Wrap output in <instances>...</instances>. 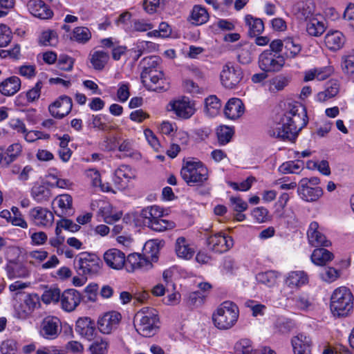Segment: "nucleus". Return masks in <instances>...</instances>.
Here are the masks:
<instances>
[{
    "label": "nucleus",
    "instance_id": "nucleus-1",
    "mask_svg": "<svg viewBox=\"0 0 354 354\" xmlns=\"http://www.w3.org/2000/svg\"><path fill=\"white\" fill-rule=\"evenodd\" d=\"M306 107L299 102L290 103L280 121L271 127L269 134L274 138L291 139L307 124Z\"/></svg>",
    "mask_w": 354,
    "mask_h": 354
},
{
    "label": "nucleus",
    "instance_id": "nucleus-2",
    "mask_svg": "<svg viewBox=\"0 0 354 354\" xmlns=\"http://www.w3.org/2000/svg\"><path fill=\"white\" fill-rule=\"evenodd\" d=\"M165 209L158 205L148 206L140 212L143 224L156 232H164L176 227L173 221L162 219L165 215Z\"/></svg>",
    "mask_w": 354,
    "mask_h": 354
},
{
    "label": "nucleus",
    "instance_id": "nucleus-3",
    "mask_svg": "<svg viewBox=\"0 0 354 354\" xmlns=\"http://www.w3.org/2000/svg\"><path fill=\"white\" fill-rule=\"evenodd\" d=\"M159 318L156 309L143 308L134 318V326L137 332L144 337L154 335L158 329Z\"/></svg>",
    "mask_w": 354,
    "mask_h": 354
},
{
    "label": "nucleus",
    "instance_id": "nucleus-4",
    "mask_svg": "<svg viewBox=\"0 0 354 354\" xmlns=\"http://www.w3.org/2000/svg\"><path fill=\"white\" fill-rule=\"evenodd\" d=\"M239 316L238 306L233 302L226 301L216 308L212 315L214 326L220 330L232 328L237 322Z\"/></svg>",
    "mask_w": 354,
    "mask_h": 354
},
{
    "label": "nucleus",
    "instance_id": "nucleus-5",
    "mask_svg": "<svg viewBox=\"0 0 354 354\" xmlns=\"http://www.w3.org/2000/svg\"><path fill=\"white\" fill-rule=\"evenodd\" d=\"M158 248L153 241H149L145 246V256L134 253L129 254L126 258L125 268L128 272H133L140 269L142 270H148L153 266L152 263L149 261V258L153 261L158 259Z\"/></svg>",
    "mask_w": 354,
    "mask_h": 354
},
{
    "label": "nucleus",
    "instance_id": "nucleus-6",
    "mask_svg": "<svg viewBox=\"0 0 354 354\" xmlns=\"http://www.w3.org/2000/svg\"><path fill=\"white\" fill-rule=\"evenodd\" d=\"M330 308L335 316H348L353 308V296L351 290L344 286L336 288L330 297Z\"/></svg>",
    "mask_w": 354,
    "mask_h": 354
},
{
    "label": "nucleus",
    "instance_id": "nucleus-7",
    "mask_svg": "<svg viewBox=\"0 0 354 354\" xmlns=\"http://www.w3.org/2000/svg\"><path fill=\"white\" fill-rule=\"evenodd\" d=\"M180 174L188 185L203 183L209 178L208 169L202 162L196 159L187 160L183 166Z\"/></svg>",
    "mask_w": 354,
    "mask_h": 354
},
{
    "label": "nucleus",
    "instance_id": "nucleus-8",
    "mask_svg": "<svg viewBox=\"0 0 354 354\" xmlns=\"http://www.w3.org/2000/svg\"><path fill=\"white\" fill-rule=\"evenodd\" d=\"M320 180L317 177L302 178L299 183L298 195L306 202L317 201L324 194L322 188L318 186Z\"/></svg>",
    "mask_w": 354,
    "mask_h": 354
},
{
    "label": "nucleus",
    "instance_id": "nucleus-9",
    "mask_svg": "<svg viewBox=\"0 0 354 354\" xmlns=\"http://www.w3.org/2000/svg\"><path fill=\"white\" fill-rule=\"evenodd\" d=\"M100 264V259L92 253L82 252L75 259L78 273L86 277L98 273L101 268Z\"/></svg>",
    "mask_w": 354,
    "mask_h": 354
},
{
    "label": "nucleus",
    "instance_id": "nucleus-10",
    "mask_svg": "<svg viewBox=\"0 0 354 354\" xmlns=\"http://www.w3.org/2000/svg\"><path fill=\"white\" fill-rule=\"evenodd\" d=\"M259 68L267 73L280 71L285 65L286 59L281 53L263 51L259 56Z\"/></svg>",
    "mask_w": 354,
    "mask_h": 354
},
{
    "label": "nucleus",
    "instance_id": "nucleus-11",
    "mask_svg": "<svg viewBox=\"0 0 354 354\" xmlns=\"http://www.w3.org/2000/svg\"><path fill=\"white\" fill-rule=\"evenodd\" d=\"M243 78L242 69L231 62L223 65L220 73V80L222 85L228 89L237 87Z\"/></svg>",
    "mask_w": 354,
    "mask_h": 354
},
{
    "label": "nucleus",
    "instance_id": "nucleus-12",
    "mask_svg": "<svg viewBox=\"0 0 354 354\" xmlns=\"http://www.w3.org/2000/svg\"><path fill=\"white\" fill-rule=\"evenodd\" d=\"M167 109L183 120L190 118L196 111L195 102L187 97L171 100L167 106Z\"/></svg>",
    "mask_w": 354,
    "mask_h": 354
},
{
    "label": "nucleus",
    "instance_id": "nucleus-13",
    "mask_svg": "<svg viewBox=\"0 0 354 354\" xmlns=\"http://www.w3.org/2000/svg\"><path fill=\"white\" fill-rule=\"evenodd\" d=\"M140 77L142 82L148 90L160 92L168 88L167 82L164 79L161 69L142 71Z\"/></svg>",
    "mask_w": 354,
    "mask_h": 354
},
{
    "label": "nucleus",
    "instance_id": "nucleus-14",
    "mask_svg": "<svg viewBox=\"0 0 354 354\" xmlns=\"http://www.w3.org/2000/svg\"><path fill=\"white\" fill-rule=\"evenodd\" d=\"M121 319L122 315L118 311L106 312L99 317L97 328L101 333L109 335L118 328Z\"/></svg>",
    "mask_w": 354,
    "mask_h": 354
},
{
    "label": "nucleus",
    "instance_id": "nucleus-15",
    "mask_svg": "<svg viewBox=\"0 0 354 354\" xmlns=\"http://www.w3.org/2000/svg\"><path fill=\"white\" fill-rule=\"evenodd\" d=\"M39 304V298L37 295H27L22 302L14 306V317L21 320L28 319Z\"/></svg>",
    "mask_w": 354,
    "mask_h": 354
},
{
    "label": "nucleus",
    "instance_id": "nucleus-16",
    "mask_svg": "<svg viewBox=\"0 0 354 354\" xmlns=\"http://www.w3.org/2000/svg\"><path fill=\"white\" fill-rule=\"evenodd\" d=\"M61 331L62 324L57 317L48 316L40 324L39 334L46 339H56Z\"/></svg>",
    "mask_w": 354,
    "mask_h": 354
},
{
    "label": "nucleus",
    "instance_id": "nucleus-17",
    "mask_svg": "<svg viewBox=\"0 0 354 354\" xmlns=\"http://www.w3.org/2000/svg\"><path fill=\"white\" fill-rule=\"evenodd\" d=\"M174 249L177 258L183 261L192 260L196 251L193 242L184 236L176 239Z\"/></svg>",
    "mask_w": 354,
    "mask_h": 354
},
{
    "label": "nucleus",
    "instance_id": "nucleus-18",
    "mask_svg": "<svg viewBox=\"0 0 354 354\" xmlns=\"http://www.w3.org/2000/svg\"><path fill=\"white\" fill-rule=\"evenodd\" d=\"M72 107V99L68 96L62 95L48 106V111L53 118L62 119L70 113Z\"/></svg>",
    "mask_w": 354,
    "mask_h": 354
},
{
    "label": "nucleus",
    "instance_id": "nucleus-19",
    "mask_svg": "<svg viewBox=\"0 0 354 354\" xmlns=\"http://www.w3.org/2000/svg\"><path fill=\"white\" fill-rule=\"evenodd\" d=\"M307 237L309 244L313 247H329L331 242L322 232L319 223L312 221L307 231Z\"/></svg>",
    "mask_w": 354,
    "mask_h": 354
},
{
    "label": "nucleus",
    "instance_id": "nucleus-20",
    "mask_svg": "<svg viewBox=\"0 0 354 354\" xmlns=\"http://www.w3.org/2000/svg\"><path fill=\"white\" fill-rule=\"evenodd\" d=\"M309 282L308 274L304 270H292L284 277V286L292 291H297Z\"/></svg>",
    "mask_w": 354,
    "mask_h": 354
},
{
    "label": "nucleus",
    "instance_id": "nucleus-21",
    "mask_svg": "<svg viewBox=\"0 0 354 354\" xmlns=\"http://www.w3.org/2000/svg\"><path fill=\"white\" fill-rule=\"evenodd\" d=\"M29 218L35 225L39 227L50 226L54 221L53 214L42 207L32 208L29 212Z\"/></svg>",
    "mask_w": 354,
    "mask_h": 354
},
{
    "label": "nucleus",
    "instance_id": "nucleus-22",
    "mask_svg": "<svg viewBox=\"0 0 354 354\" xmlns=\"http://www.w3.org/2000/svg\"><path fill=\"white\" fill-rule=\"evenodd\" d=\"M346 41V36L338 30L330 29L328 30L324 37L325 46L328 50L333 53L342 49Z\"/></svg>",
    "mask_w": 354,
    "mask_h": 354
},
{
    "label": "nucleus",
    "instance_id": "nucleus-23",
    "mask_svg": "<svg viewBox=\"0 0 354 354\" xmlns=\"http://www.w3.org/2000/svg\"><path fill=\"white\" fill-rule=\"evenodd\" d=\"M135 178V171L130 167L122 165L115 170L113 181L118 189H124L128 187L131 180Z\"/></svg>",
    "mask_w": 354,
    "mask_h": 354
},
{
    "label": "nucleus",
    "instance_id": "nucleus-24",
    "mask_svg": "<svg viewBox=\"0 0 354 354\" xmlns=\"http://www.w3.org/2000/svg\"><path fill=\"white\" fill-rule=\"evenodd\" d=\"M209 248L216 252L222 253L232 248L234 241L232 237L218 233L210 236L207 239Z\"/></svg>",
    "mask_w": 354,
    "mask_h": 354
},
{
    "label": "nucleus",
    "instance_id": "nucleus-25",
    "mask_svg": "<svg viewBox=\"0 0 354 354\" xmlns=\"http://www.w3.org/2000/svg\"><path fill=\"white\" fill-rule=\"evenodd\" d=\"M106 265L113 270H122L125 265V254L117 248H111L106 250L103 255Z\"/></svg>",
    "mask_w": 354,
    "mask_h": 354
},
{
    "label": "nucleus",
    "instance_id": "nucleus-26",
    "mask_svg": "<svg viewBox=\"0 0 354 354\" xmlns=\"http://www.w3.org/2000/svg\"><path fill=\"white\" fill-rule=\"evenodd\" d=\"M81 301L80 293L74 289L64 291L60 297L62 308L66 312L73 311Z\"/></svg>",
    "mask_w": 354,
    "mask_h": 354
},
{
    "label": "nucleus",
    "instance_id": "nucleus-27",
    "mask_svg": "<svg viewBox=\"0 0 354 354\" xmlns=\"http://www.w3.org/2000/svg\"><path fill=\"white\" fill-rule=\"evenodd\" d=\"M235 354H277L268 346H263L259 350L253 348L252 342L248 339H242L234 346Z\"/></svg>",
    "mask_w": 354,
    "mask_h": 354
},
{
    "label": "nucleus",
    "instance_id": "nucleus-28",
    "mask_svg": "<svg viewBox=\"0 0 354 354\" xmlns=\"http://www.w3.org/2000/svg\"><path fill=\"white\" fill-rule=\"evenodd\" d=\"M27 8L32 16L39 19H46L53 16V12L42 0H29Z\"/></svg>",
    "mask_w": 354,
    "mask_h": 354
},
{
    "label": "nucleus",
    "instance_id": "nucleus-29",
    "mask_svg": "<svg viewBox=\"0 0 354 354\" xmlns=\"http://www.w3.org/2000/svg\"><path fill=\"white\" fill-rule=\"evenodd\" d=\"M245 113V106L239 98L230 99L224 108V114L230 120H235L240 118Z\"/></svg>",
    "mask_w": 354,
    "mask_h": 354
},
{
    "label": "nucleus",
    "instance_id": "nucleus-30",
    "mask_svg": "<svg viewBox=\"0 0 354 354\" xmlns=\"http://www.w3.org/2000/svg\"><path fill=\"white\" fill-rule=\"evenodd\" d=\"M295 354H311L312 341L309 336L299 333L291 339Z\"/></svg>",
    "mask_w": 354,
    "mask_h": 354
},
{
    "label": "nucleus",
    "instance_id": "nucleus-31",
    "mask_svg": "<svg viewBox=\"0 0 354 354\" xmlns=\"http://www.w3.org/2000/svg\"><path fill=\"white\" fill-rule=\"evenodd\" d=\"M5 270L7 277L10 280L26 278L30 274V271L25 265L15 261H8L5 266Z\"/></svg>",
    "mask_w": 354,
    "mask_h": 354
},
{
    "label": "nucleus",
    "instance_id": "nucleus-32",
    "mask_svg": "<svg viewBox=\"0 0 354 354\" xmlns=\"http://www.w3.org/2000/svg\"><path fill=\"white\" fill-rule=\"evenodd\" d=\"M333 73V69L331 66L313 68L304 72V81H323L328 78Z\"/></svg>",
    "mask_w": 354,
    "mask_h": 354
},
{
    "label": "nucleus",
    "instance_id": "nucleus-33",
    "mask_svg": "<svg viewBox=\"0 0 354 354\" xmlns=\"http://www.w3.org/2000/svg\"><path fill=\"white\" fill-rule=\"evenodd\" d=\"M84 174L93 187H100L102 191L106 192L112 191V187L109 183H102L101 174L95 168L86 169Z\"/></svg>",
    "mask_w": 354,
    "mask_h": 354
},
{
    "label": "nucleus",
    "instance_id": "nucleus-34",
    "mask_svg": "<svg viewBox=\"0 0 354 354\" xmlns=\"http://www.w3.org/2000/svg\"><path fill=\"white\" fill-rule=\"evenodd\" d=\"M21 80L17 76L8 77L0 83V93L6 96H11L21 88Z\"/></svg>",
    "mask_w": 354,
    "mask_h": 354
},
{
    "label": "nucleus",
    "instance_id": "nucleus-35",
    "mask_svg": "<svg viewBox=\"0 0 354 354\" xmlns=\"http://www.w3.org/2000/svg\"><path fill=\"white\" fill-rule=\"evenodd\" d=\"M281 274L275 270H268L259 272L256 277L258 283L266 286L268 288H273L278 285Z\"/></svg>",
    "mask_w": 354,
    "mask_h": 354
},
{
    "label": "nucleus",
    "instance_id": "nucleus-36",
    "mask_svg": "<svg viewBox=\"0 0 354 354\" xmlns=\"http://www.w3.org/2000/svg\"><path fill=\"white\" fill-rule=\"evenodd\" d=\"M109 60V54L102 50H94L89 54L91 66L96 71H102Z\"/></svg>",
    "mask_w": 354,
    "mask_h": 354
},
{
    "label": "nucleus",
    "instance_id": "nucleus-37",
    "mask_svg": "<svg viewBox=\"0 0 354 354\" xmlns=\"http://www.w3.org/2000/svg\"><path fill=\"white\" fill-rule=\"evenodd\" d=\"M339 91V84L336 80L329 81L324 91L319 92L316 95V100L324 102L335 97Z\"/></svg>",
    "mask_w": 354,
    "mask_h": 354
},
{
    "label": "nucleus",
    "instance_id": "nucleus-38",
    "mask_svg": "<svg viewBox=\"0 0 354 354\" xmlns=\"http://www.w3.org/2000/svg\"><path fill=\"white\" fill-rule=\"evenodd\" d=\"M333 259V254L324 248L315 249L310 257L312 263L319 266H325Z\"/></svg>",
    "mask_w": 354,
    "mask_h": 354
},
{
    "label": "nucleus",
    "instance_id": "nucleus-39",
    "mask_svg": "<svg viewBox=\"0 0 354 354\" xmlns=\"http://www.w3.org/2000/svg\"><path fill=\"white\" fill-rule=\"evenodd\" d=\"M99 212L103 217V221L108 224H112L120 220L122 215L121 212H113L112 205L106 202L102 203Z\"/></svg>",
    "mask_w": 354,
    "mask_h": 354
},
{
    "label": "nucleus",
    "instance_id": "nucleus-40",
    "mask_svg": "<svg viewBox=\"0 0 354 354\" xmlns=\"http://www.w3.org/2000/svg\"><path fill=\"white\" fill-rule=\"evenodd\" d=\"M209 19V14L205 8L196 5L193 7L189 20L196 26L205 24Z\"/></svg>",
    "mask_w": 354,
    "mask_h": 354
},
{
    "label": "nucleus",
    "instance_id": "nucleus-41",
    "mask_svg": "<svg viewBox=\"0 0 354 354\" xmlns=\"http://www.w3.org/2000/svg\"><path fill=\"white\" fill-rule=\"evenodd\" d=\"M94 329V323L89 317L80 318L76 322V331L86 337H92Z\"/></svg>",
    "mask_w": 354,
    "mask_h": 354
},
{
    "label": "nucleus",
    "instance_id": "nucleus-42",
    "mask_svg": "<svg viewBox=\"0 0 354 354\" xmlns=\"http://www.w3.org/2000/svg\"><path fill=\"white\" fill-rule=\"evenodd\" d=\"M221 108V101L216 95H209L205 99L204 112L207 116H216L220 113Z\"/></svg>",
    "mask_w": 354,
    "mask_h": 354
},
{
    "label": "nucleus",
    "instance_id": "nucleus-43",
    "mask_svg": "<svg viewBox=\"0 0 354 354\" xmlns=\"http://www.w3.org/2000/svg\"><path fill=\"white\" fill-rule=\"evenodd\" d=\"M245 22L249 28V35L251 37H256L262 33L264 30L263 21L259 18H254L250 15L245 17Z\"/></svg>",
    "mask_w": 354,
    "mask_h": 354
},
{
    "label": "nucleus",
    "instance_id": "nucleus-44",
    "mask_svg": "<svg viewBox=\"0 0 354 354\" xmlns=\"http://www.w3.org/2000/svg\"><path fill=\"white\" fill-rule=\"evenodd\" d=\"M326 27L323 20L317 17L310 19L306 26L307 32L314 37H319L325 31Z\"/></svg>",
    "mask_w": 354,
    "mask_h": 354
},
{
    "label": "nucleus",
    "instance_id": "nucleus-45",
    "mask_svg": "<svg viewBox=\"0 0 354 354\" xmlns=\"http://www.w3.org/2000/svg\"><path fill=\"white\" fill-rule=\"evenodd\" d=\"M292 10L296 17L301 20L308 19L313 14L312 6L309 3L304 1L295 3Z\"/></svg>",
    "mask_w": 354,
    "mask_h": 354
},
{
    "label": "nucleus",
    "instance_id": "nucleus-46",
    "mask_svg": "<svg viewBox=\"0 0 354 354\" xmlns=\"http://www.w3.org/2000/svg\"><path fill=\"white\" fill-rule=\"evenodd\" d=\"M31 196L36 202L43 203L50 198V191L44 185H35L31 189Z\"/></svg>",
    "mask_w": 354,
    "mask_h": 354
},
{
    "label": "nucleus",
    "instance_id": "nucleus-47",
    "mask_svg": "<svg viewBox=\"0 0 354 354\" xmlns=\"http://www.w3.org/2000/svg\"><path fill=\"white\" fill-rule=\"evenodd\" d=\"M290 80L288 77L280 75L269 80L268 83V91L271 93H276L282 91L286 87Z\"/></svg>",
    "mask_w": 354,
    "mask_h": 354
},
{
    "label": "nucleus",
    "instance_id": "nucleus-48",
    "mask_svg": "<svg viewBox=\"0 0 354 354\" xmlns=\"http://www.w3.org/2000/svg\"><path fill=\"white\" fill-rule=\"evenodd\" d=\"M91 37V32L86 27H76L70 35V39L78 43H86Z\"/></svg>",
    "mask_w": 354,
    "mask_h": 354
},
{
    "label": "nucleus",
    "instance_id": "nucleus-49",
    "mask_svg": "<svg viewBox=\"0 0 354 354\" xmlns=\"http://www.w3.org/2000/svg\"><path fill=\"white\" fill-rule=\"evenodd\" d=\"M341 68L346 75L354 74V51L351 50L341 57Z\"/></svg>",
    "mask_w": 354,
    "mask_h": 354
},
{
    "label": "nucleus",
    "instance_id": "nucleus-50",
    "mask_svg": "<svg viewBox=\"0 0 354 354\" xmlns=\"http://www.w3.org/2000/svg\"><path fill=\"white\" fill-rule=\"evenodd\" d=\"M304 169L303 162L287 161L281 164L279 167V172L282 174H299Z\"/></svg>",
    "mask_w": 354,
    "mask_h": 354
},
{
    "label": "nucleus",
    "instance_id": "nucleus-51",
    "mask_svg": "<svg viewBox=\"0 0 354 354\" xmlns=\"http://www.w3.org/2000/svg\"><path fill=\"white\" fill-rule=\"evenodd\" d=\"M55 201L60 209L62 214H69L72 211V197L68 194H62L57 196Z\"/></svg>",
    "mask_w": 354,
    "mask_h": 354
},
{
    "label": "nucleus",
    "instance_id": "nucleus-52",
    "mask_svg": "<svg viewBox=\"0 0 354 354\" xmlns=\"http://www.w3.org/2000/svg\"><path fill=\"white\" fill-rule=\"evenodd\" d=\"M273 324L275 332L281 334L288 333L292 328L291 321L283 316L276 317Z\"/></svg>",
    "mask_w": 354,
    "mask_h": 354
},
{
    "label": "nucleus",
    "instance_id": "nucleus-53",
    "mask_svg": "<svg viewBox=\"0 0 354 354\" xmlns=\"http://www.w3.org/2000/svg\"><path fill=\"white\" fill-rule=\"evenodd\" d=\"M109 347V342L106 339H96L89 346L91 354H106Z\"/></svg>",
    "mask_w": 354,
    "mask_h": 354
},
{
    "label": "nucleus",
    "instance_id": "nucleus-54",
    "mask_svg": "<svg viewBox=\"0 0 354 354\" xmlns=\"http://www.w3.org/2000/svg\"><path fill=\"white\" fill-rule=\"evenodd\" d=\"M153 28V24L148 20L140 19L132 21L131 26L127 30L129 32H147Z\"/></svg>",
    "mask_w": 354,
    "mask_h": 354
},
{
    "label": "nucleus",
    "instance_id": "nucleus-55",
    "mask_svg": "<svg viewBox=\"0 0 354 354\" xmlns=\"http://www.w3.org/2000/svg\"><path fill=\"white\" fill-rule=\"evenodd\" d=\"M284 47L286 57L290 58L295 57L301 50V45L292 38H286L284 40Z\"/></svg>",
    "mask_w": 354,
    "mask_h": 354
},
{
    "label": "nucleus",
    "instance_id": "nucleus-56",
    "mask_svg": "<svg viewBox=\"0 0 354 354\" xmlns=\"http://www.w3.org/2000/svg\"><path fill=\"white\" fill-rule=\"evenodd\" d=\"M118 151L122 153V156L139 158L140 154L133 149L132 143L127 140H123L118 145Z\"/></svg>",
    "mask_w": 354,
    "mask_h": 354
},
{
    "label": "nucleus",
    "instance_id": "nucleus-57",
    "mask_svg": "<svg viewBox=\"0 0 354 354\" xmlns=\"http://www.w3.org/2000/svg\"><path fill=\"white\" fill-rule=\"evenodd\" d=\"M245 306L248 308L252 315L254 317H263L267 310V306L254 300H248L245 302Z\"/></svg>",
    "mask_w": 354,
    "mask_h": 354
},
{
    "label": "nucleus",
    "instance_id": "nucleus-58",
    "mask_svg": "<svg viewBox=\"0 0 354 354\" xmlns=\"http://www.w3.org/2000/svg\"><path fill=\"white\" fill-rule=\"evenodd\" d=\"M216 133L219 143L226 145L230 141L234 134V129L232 127L222 125L217 129Z\"/></svg>",
    "mask_w": 354,
    "mask_h": 354
},
{
    "label": "nucleus",
    "instance_id": "nucleus-59",
    "mask_svg": "<svg viewBox=\"0 0 354 354\" xmlns=\"http://www.w3.org/2000/svg\"><path fill=\"white\" fill-rule=\"evenodd\" d=\"M172 32L171 26L167 22H161L157 30H153L147 33L150 37H169Z\"/></svg>",
    "mask_w": 354,
    "mask_h": 354
},
{
    "label": "nucleus",
    "instance_id": "nucleus-60",
    "mask_svg": "<svg viewBox=\"0 0 354 354\" xmlns=\"http://www.w3.org/2000/svg\"><path fill=\"white\" fill-rule=\"evenodd\" d=\"M340 277V271L333 267L325 268L320 273V278L324 281L332 283Z\"/></svg>",
    "mask_w": 354,
    "mask_h": 354
},
{
    "label": "nucleus",
    "instance_id": "nucleus-61",
    "mask_svg": "<svg viewBox=\"0 0 354 354\" xmlns=\"http://www.w3.org/2000/svg\"><path fill=\"white\" fill-rule=\"evenodd\" d=\"M24 138L28 142H33L37 140H48L50 138V135L40 131H35L28 129L26 130L23 134Z\"/></svg>",
    "mask_w": 354,
    "mask_h": 354
},
{
    "label": "nucleus",
    "instance_id": "nucleus-62",
    "mask_svg": "<svg viewBox=\"0 0 354 354\" xmlns=\"http://www.w3.org/2000/svg\"><path fill=\"white\" fill-rule=\"evenodd\" d=\"M60 290L57 288L46 290L41 296V299L45 304L57 302L60 300Z\"/></svg>",
    "mask_w": 354,
    "mask_h": 354
},
{
    "label": "nucleus",
    "instance_id": "nucleus-63",
    "mask_svg": "<svg viewBox=\"0 0 354 354\" xmlns=\"http://www.w3.org/2000/svg\"><path fill=\"white\" fill-rule=\"evenodd\" d=\"M158 129L161 133L171 137L177 131V126L175 122L165 120L160 124Z\"/></svg>",
    "mask_w": 354,
    "mask_h": 354
},
{
    "label": "nucleus",
    "instance_id": "nucleus-64",
    "mask_svg": "<svg viewBox=\"0 0 354 354\" xmlns=\"http://www.w3.org/2000/svg\"><path fill=\"white\" fill-rule=\"evenodd\" d=\"M2 354H17V344L13 339L3 341L1 345Z\"/></svg>",
    "mask_w": 354,
    "mask_h": 354
}]
</instances>
